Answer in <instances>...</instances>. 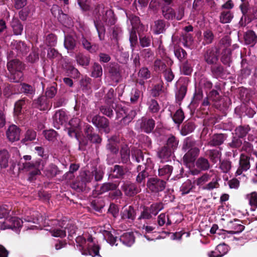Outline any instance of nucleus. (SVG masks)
<instances>
[{
  "label": "nucleus",
  "mask_w": 257,
  "mask_h": 257,
  "mask_svg": "<svg viewBox=\"0 0 257 257\" xmlns=\"http://www.w3.org/2000/svg\"><path fill=\"white\" fill-rule=\"evenodd\" d=\"M7 67L11 74L10 76L11 81L18 82L23 76L22 71L24 66L22 63L18 60H13L8 62Z\"/></svg>",
  "instance_id": "nucleus-4"
},
{
  "label": "nucleus",
  "mask_w": 257,
  "mask_h": 257,
  "mask_svg": "<svg viewBox=\"0 0 257 257\" xmlns=\"http://www.w3.org/2000/svg\"><path fill=\"white\" fill-rule=\"evenodd\" d=\"M158 223L160 226H163L165 223L167 225H169L171 224V221L168 216H166L165 213H161L158 217Z\"/></svg>",
  "instance_id": "nucleus-41"
},
{
  "label": "nucleus",
  "mask_w": 257,
  "mask_h": 257,
  "mask_svg": "<svg viewBox=\"0 0 257 257\" xmlns=\"http://www.w3.org/2000/svg\"><path fill=\"white\" fill-rule=\"evenodd\" d=\"M165 25L162 20H158L155 22L154 24L152 26V31L156 34H159L163 33L164 30Z\"/></svg>",
  "instance_id": "nucleus-26"
},
{
  "label": "nucleus",
  "mask_w": 257,
  "mask_h": 257,
  "mask_svg": "<svg viewBox=\"0 0 257 257\" xmlns=\"http://www.w3.org/2000/svg\"><path fill=\"white\" fill-rule=\"evenodd\" d=\"M82 43L84 47L91 53L95 52L98 49L96 46H91V44L85 38H83Z\"/></svg>",
  "instance_id": "nucleus-57"
},
{
  "label": "nucleus",
  "mask_w": 257,
  "mask_h": 257,
  "mask_svg": "<svg viewBox=\"0 0 257 257\" xmlns=\"http://www.w3.org/2000/svg\"><path fill=\"white\" fill-rule=\"evenodd\" d=\"M175 56L180 60L181 61L185 58L187 56L186 52L182 48H179L174 51Z\"/></svg>",
  "instance_id": "nucleus-59"
},
{
  "label": "nucleus",
  "mask_w": 257,
  "mask_h": 257,
  "mask_svg": "<svg viewBox=\"0 0 257 257\" xmlns=\"http://www.w3.org/2000/svg\"><path fill=\"white\" fill-rule=\"evenodd\" d=\"M178 145V141L174 137L172 136L168 139L167 146L166 147H167V149L172 150V152H174V150L177 148Z\"/></svg>",
  "instance_id": "nucleus-40"
},
{
  "label": "nucleus",
  "mask_w": 257,
  "mask_h": 257,
  "mask_svg": "<svg viewBox=\"0 0 257 257\" xmlns=\"http://www.w3.org/2000/svg\"><path fill=\"white\" fill-rule=\"evenodd\" d=\"M207 98L209 100V101L217 102L220 99V95L217 91L212 90L208 94Z\"/></svg>",
  "instance_id": "nucleus-51"
},
{
  "label": "nucleus",
  "mask_w": 257,
  "mask_h": 257,
  "mask_svg": "<svg viewBox=\"0 0 257 257\" xmlns=\"http://www.w3.org/2000/svg\"><path fill=\"white\" fill-rule=\"evenodd\" d=\"M204 59L208 64H215L218 60L217 52L213 49L207 50L204 55Z\"/></svg>",
  "instance_id": "nucleus-18"
},
{
  "label": "nucleus",
  "mask_w": 257,
  "mask_h": 257,
  "mask_svg": "<svg viewBox=\"0 0 257 257\" xmlns=\"http://www.w3.org/2000/svg\"><path fill=\"white\" fill-rule=\"evenodd\" d=\"M244 39L246 44L251 46L254 45L257 42V35L251 30H249L245 33Z\"/></svg>",
  "instance_id": "nucleus-20"
},
{
  "label": "nucleus",
  "mask_w": 257,
  "mask_h": 257,
  "mask_svg": "<svg viewBox=\"0 0 257 257\" xmlns=\"http://www.w3.org/2000/svg\"><path fill=\"white\" fill-rule=\"evenodd\" d=\"M120 154L122 161L126 163L130 159V150L127 146L121 149Z\"/></svg>",
  "instance_id": "nucleus-48"
},
{
  "label": "nucleus",
  "mask_w": 257,
  "mask_h": 257,
  "mask_svg": "<svg viewBox=\"0 0 257 257\" xmlns=\"http://www.w3.org/2000/svg\"><path fill=\"white\" fill-rule=\"evenodd\" d=\"M155 121L152 119L143 118L140 124L142 130L147 133H151L155 127Z\"/></svg>",
  "instance_id": "nucleus-15"
},
{
  "label": "nucleus",
  "mask_w": 257,
  "mask_h": 257,
  "mask_svg": "<svg viewBox=\"0 0 257 257\" xmlns=\"http://www.w3.org/2000/svg\"><path fill=\"white\" fill-rule=\"evenodd\" d=\"M67 119L66 113L63 110H59L56 112L54 116V122L58 125L62 124L66 121Z\"/></svg>",
  "instance_id": "nucleus-22"
},
{
  "label": "nucleus",
  "mask_w": 257,
  "mask_h": 257,
  "mask_svg": "<svg viewBox=\"0 0 257 257\" xmlns=\"http://www.w3.org/2000/svg\"><path fill=\"white\" fill-rule=\"evenodd\" d=\"M25 103L24 99L19 100L16 102L14 108V112L16 115H19L21 113L22 106Z\"/></svg>",
  "instance_id": "nucleus-61"
},
{
  "label": "nucleus",
  "mask_w": 257,
  "mask_h": 257,
  "mask_svg": "<svg viewBox=\"0 0 257 257\" xmlns=\"http://www.w3.org/2000/svg\"><path fill=\"white\" fill-rule=\"evenodd\" d=\"M102 74V69L101 66L98 64H94L92 72V76L94 77H99Z\"/></svg>",
  "instance_id": "nucleus-52"
},
{
  "label": "nucleus",
  "mask_w": 257,
  "mask_h": 257,
  "mask_svg": "<svg viewBox=\"0 0 257 257\" xmlns=\"http://www.w3.org/2000/svg\"><path fill=\"white\" fill-rule=\"evenodd\" d=\"M51 13L52 14V15L55 17H57L58 19H60V21H61V16L62 17H66V15H65V14H64L62 11L60 9V8L58 6L56 5H54L52 8H51Z\"/></svg>",
  "instance_id": "nucleus-42"
},
{
  "label": "nucleus",
  "mask_w": 257,
  "mask_h": 257,
  "mask_svg": "<svg viewBox=\"0 0 257 257\" xmlns=\"http://www.w3.org/2000/svg\"><path fill=\"white\" fill-rule=\"evenodd\" d=\"M8 140L12 142L18 141L20 137V130L15 125H12L9 126L6 132Z\"/></svg>",
  "instance_id": "nucleus-9"
},
{
  "label": "nucleus",
  "mask_w": 257,
  "mask_h": 257,
  "mask_svg": "<svg viewBox=\"0 0 257 257\" xmlns=\"http://www.w3.org/2000/svg\"><path fill=\"white\" fill-rule=\"evenodd\" d=\"M76 60L77 63L82 66H87L89 63L88 58L81 54H78L77 55Z\"/></svg>",
  "instance_id": "nucleus-50"
},
{
  "label": "nucleus",
  "mask_w": 257,
  "mask_h": 257,
  "mask_svg": "<svg viewBox=\"0 0 257 257\" xmlns=\"http://www.w3.org/2000/svg\"><path fill=\"white\" fill-rule=\"evenodd\" d=\"M98 12H101L102 16L98 18V20L94 22V24L97 31L99 38L100 40H102L105 31L103 24H105L107 25H113L115 22V19L113 12L110 9L104 8L102 5L98 6Z\"/></svg>",
  "instance_id": "nucleus-1"
},
{
  "label": "nucleus",
  "mask_w": 257,
  "mask_h": 257,
  "mask_svg": "<svg viewBox=\"0 0 257 257\" xmlns=\"http://www.w3.org/2000/svg\"><path fill=\"white\" fill-rule=\"evenodd\" d=\"M45 162L42 160L35 162L23 163V168L30 172V175L33 177L35 175L40 174L41 170L44 169Z\"/></svg>",
  "instance_id": "nucleus-5"
},
{
  "label": "nucleus",
  "mask_w": 257,
  "mask_h": 257,
  "mask_svg": "<svg viewBox=\"0 0 257 257\" xmlns=\"http://www.w3.org/2000/svg\"><path fill=\"white\" fill-rule=\"evenodd\" d=\"M181 42L186 48H190L193 43V39L190 34L185 33L182 36Z\"/></svg>",
  "instance_id": "nucleus-24"
},
{
  "label": "nucleus",
  "mask_w": 257,
  "mask_h": 257,
  "mask_svg": "<svg viewBox=\"0 0 257 257\" xmlns=\"http://www.w3.org/2000/svg\"><path fill=\"white\" fill-rule=\"evenodd\" d=\"M67 221L63 220L62 221L58 220H53L50 222L52 226L50 229L47 228L46 230H49L52 235L55 237H64L66 236V231L64 229L67 228L69 235H72L75 233L76 227L71 224L68 223L66 226H64Z\"/></svg>",
  "instance_id": "nucleus-3"
},
{
  "label": "nucleus",
  "mask_w": 257,
  "mask_h": 257,
  "mask_svg": "<svg viewBox=\"0 0 257 257\" xmlns=\"http://www.w3.org/2000/svg\"><path fill=\"white\" fill-rule=\"evenodd\" d=\"M218 186L219 184L217 180L216 179H213L211 182L208 183L206 185L203 186L202 188L204 190H211L218 187Z\"/></svg>",
  "instance_id": "nucleus-58"
},
{
  "label": "nucleus",
  "mask_w": 257,
  "mask_h": 257,
  "mask_svg": "<svg viewBox=\"0 0 257 257\" xmlns=\"http://www.w3.org/2000/svg\"><path fill=\"white\" fill-rule=\"evenodd\" d=\"M209 155L211 161L214 163H217L220 159L221 154L217 150L210 151Z\"/></svg>",
  "instance_id": "nucleus-54"
},
{
  "label": "nucleus",
  "mask_w": 257,
  "mask_h": 257,
  "mask_svg": "<svg viewBox=\"0 0 257 257\" xmlns=\"http://www.w3.org/2000/svg\"><path fill=\"white\" fill-rule=\"evenodd\" d=\"M135 210L131 206L123 208L121 212V217L122 219L133 220L135 218Z\"/></svg>",
  "instance_id": "nucleus-17"
},
{
  "label": "nucleus",
  "mask_w": 257,
  "mask_h": 257,
  "mask_svg": "<svg viewBox=\"0 0 257 257\" xmlns=\"http://www.w3.org/2000/svg\"><path fill=\"white\" fill-rule=\"evenodd\" d=\"M35 105L41 110H47L51 107V104L46 96H41L35 100Z\"/></svg>",
  "instance_id": "nucleus-11"
},
{
  "label": "nucleus",
  "mask_w": 257,
  "mask_h": 257,
  "mask_svg": "<svg viewBox=\"0 0 257 257\" xmlns=\"http://www.w3.org/2000/svg\"><path fill=\"white\" fill-rule=\"evenodd\" d=\"M193 188V185L190 180H188L185 182L180 187V191L182 195L189 193Z\"/></svg>",
  "instance_id": "nucleus-33"
},
{
  "label": "nucleus",
  "mask_w": 257,
  "mask_h": 257,
  "mask_svg": "<svg viewBox=\"0 0 257 257\" xmlns=\"http://www.w3.org/2000/svg\"><path fill=\"white\" fill-rule=\"evenodd\" d=\"M11 25L15 35H19L22 34L23 27L18 19H14L12 20Z\"/></svg>",
  "instance_id": "nucleus-28"
},
{
  "label": "nucleus",
  "mask_w": 257,
  "mask_h": 257,
  "mask_svg": "<svg viewBox=\"0 0 257 257\" xmlns=\"http://www.w3.org/2000/svg\"><path fill=\"white\" fill-rule=\"evenodd\" d=\"M129 19L132 26V30H136L137 29L140 24L139 18L135 16H132L129 18Z\"/></svg>",
  "instance_id": "nucleus-56"
},
{
  "label": "nucleus",
  "mask_w": 257,
  "mask_h": 257,
  "mask_svg": "<svg viewBox=\"0 0 257 257\" xmlns=\"http://www.w3.org/2000/svg\"><path fill=\"white\" fill-rule=\"evenodd\" d=\"M87 119L88 121H91L100 130L103 131L106 133L109 132L108 122L105 117L98 115L92 116L91 115H89L87 117Z\"/></svg>",
  "instance_id": "nucleus-6"
},
{
  "label": "nucleus",
  "mask_w": 257,
  "mask_h": 257,
  "mask_svg": "<svg viewBox=\"0 0 257 257\" xmlns=\"http://www.w3.org/2000/svg\"><path fill=\"white\" fill-rule=\"evenodd\" d=\"M233 18V15L230 11L223 12L220 16V22L222 23H229Z\"/></svg>",
  "instance_id": "nucleus-35"
},
{
  "label": "nucleus",
  "mask_w": 257,
  "mask_h": 257,
  "mask_svg": "<svg viewBox=\"0 0 257 257\" xmlns=\"http://www.w3.org/2000/svg\"><path fill=\"white\" fill-rule=\"evenodd\" d=\"M228 251V247L225 244L218 245L214 251L208 253L209 257H221L225 255Z\"/></svg>",
  "instance_id": "nucleus-13"
},
{
  "label": "nucleus",
  "mask_w": 257,
  "mask_h": 257,
  "mask_svg": "<svg viewBox=\"0 0 257 257\" xmlns=\"http://www.w3.org/2000/svg\"><path fill=\"white\" fill-rule=\"evenodd\" d=\"M221 61L225 65H229L231 62V51L229 49H226L223 52Z\"/></svg>",
  "instance_id": "nucleus-37"
},
{
  "label": "nucleus",
  "mask_w": 257,
  "mask_h": 257,
  "mask_svg": "<svg viewBox=\"0 0 257 257\" xmlns=\"http://www.w3.org/2000/svg\"><path fill=\"white\" fill-rule=\"evenodd\" d=\"M18 91L20 89V91L29 94H32L34 93V88L30 85L26 84H18Z\"/></svg>",
  "instance_id": "nucleus-38"
},
{
  "label": "nucleus",
  "mask_w": 257,
  "mask_h": 257,
  "mask_svg": "<svg viewBox=\"0 0 257 257\" xmlns=\"http://www.w3.org/2000/svg\"><path fill=\"white\" fill-rule=\"evenodd\" d=\"M249 130L248 126H240L237 127L235 131L236 135L239 138H242L246 136Z\"/></svg>",
  "instance_id": "nucleus-44"
},
{
  "label": "nucleus",
  "mask_w": 257,
  "mask_h": 257,
  "mask_svg": "<svg viewBox=\"0 0 257 257\" xmlns=\"http://www.w3.org/2000/svg\"><path fill=\"white\" fill-rule=\"evenodd\" d=\"M45 138L48 141H54L57 136V133L54 130H48L44 132Z\"/></svg>",
  "instance_id": "nucleus-63"
},
{
  "label": "nucleus",
  "mask_w": 257,
  "mask_h": 257,
  "mask_svg": "<svg viewBox=\"0 0 257 257\" xmlns=\"http://www.w3.org/2000/svg\"><path fill=\"white\" fill-rule=\"evenodd\" d=\"M121 188L125 194L130 196H133L140 191V189L135 184L129 183H124Z\"/></svg>",
  "instance_id": "nucleus-14"
},
{
  "label": "nucleus",
  "mask_w": 257,
  "mask_h": 257,
  "mask_svg": "<svg viewBox=\"0 0 257 257\" xmlns=\"http://www.w3.org/2000/svg\"><path fill=\"white\" fill-rule=\"evenodd\" d=\"M132 157L135 159L137 162L140 163L144 160V156L142 152L140 150H135L132 151Z\"/></svg>",
  "instance_id": "nucleus-46"
},
{
  "label": "nucleus",
  "mask_w": 257,
  "mask_h": 257,
  "mask_svg": "<svg viewBox=\"0 0 257 257\" xmlns=\"http://www.w3.org/2000/svg\"><path fill=\"white\" fill-rule=\"evenodd\" d=\"M251 206L257 207V192H252L246 195Z\"/></svg>",
  "instance_id": "nucleus-36"
},
{
  "label": "nucleus",
  "mask_w": 257,
  "mask_h": 257,
  "mask_svg": "<svg viewBox=\"0 0 257 257\" xmlns=\"http://www.w3.org/2000/svg\"><path fill=\"white\" fill-rule=\"evenodd\" d=\"M181 72L186 75H190L192 72V68L188 61L183 64L181 68Z\"/></svg>",
  "instance_id": "nucleus-49"
},
{
  "label": "nucleus",
  "mask_w": 257,
  "mask_h": 257,
  "mask_svg": "<svg viewBox=\"0 0 257 257\" xmlns=\"http://www.w3.org/2000/svg\"><path fill=\"white\" fill-rule=\"evenodd\" d=\"M103 235L104 238L111 245H117V238L116 237L113 236L112 233L107 230H104L103 232Z\"/></svg>",
  "instance_id": "nucleus-27"
},
{
  "label": "nucleus",
  "mask_w": 257,
  "mask_h": 257,
  "mask_svg": "<svg viewBox=\"0 0 257 257\" xmlns=\"http://www.w3.org/2000/svg\"><path fill=\"white\" fill-rule=\"evenodd\" d=\"M227 226L230 232L233 234H238L244 229V226L240 223L239 220L230 221L227 224Z\"/></svg>",
  "instance_id": "nucleus-12"
},
{
  "label": "nucleus",
  "mask_w": 257,
  "mask_h": 257,
  "mask_svg": "<svg viewBox=\"0 0 257 257\" xmlns=\"http://www.w3.org/2000/svg\"><path fill=\"white\" fill-rule=\"evenodd\" d=\"M204 41L206 44H210L213 39V35L209 30L205 31L203 33Z\"/></svg>",
  "instance_id": "nucleus-60"
},
{
  "label": "nucleus",
  "mask_w": 257,
  "mask_h": 257,
  "mask_svg": "<svg viewBox=\"0 0 257 257\" xmlns=\"http://www.w3.org/2000/svg\"><path fill=\"white\" fill-rule=\"evenodd\" d=\"M13 47L15 49L21 53H26L28 51L29 48L27 47L25 44L21 41H15L12 43Z\"/></svg>",
  "instance_id": "nucleus-29"
},
{
  "label": "nucleus",
  "mask_w": 257,
  "mask_h": 257,
  "mask_svg": "<svg viewBox=\"0 0 257 257\" xmlns=\"http://www.w3.org/2000/svg\"><path fill=\"white\" fill-rule=\"evenodd\" d=\"M210 179V176L208 174H204L200 178H198L196 181H195V183L197 186L202 187L203 186V185L208 181Z\"/></svg>",
  "instance_id": "nucleus-47"
},
{
  "label": "nucleus",
  "mask_w": 257,
  "mask_h": 257,
  "mask_svg": "<svg viewBox=\"0 0 257 257\" xmlns=\"http://www.w3.org/2000/svg\"><path fill=\"white\" fill-rule=\"evenodd\" d=\"M163 14L164 17L168 20H172L175 19V14L174 10L171 8H163Z\"/></svg>",
  "instance_id": "nucleus-43"
},
{
  "label": "nucleus",
  "mask_w": 257,
  "mask_h": 257,
  "mask_svg": "<svg viewBox=\"0 0 257 257\" xmlns=\"http://www.w3.org/2000/svg\"><path fill=\"white\" fill-rule=\"evenodd\" d=\"M70 127L69 128L68 134L71 137L77 138L80 130V120L78 118H73L69 121Z\"/></svg>",
  "instance_id": "nucleus-8"
},
{
  "label": "nucleus",
  "mask_w": 257,
  "mask_h": 257,
  "mask_svg": "<svg viewBox=\"0 0 257 257\" xmlns=\"http://www.w3.org/2000/svg\"><path fill=\"white\" fill-rule=\"evenodd\" d=\"M113 176L115 178H119L124 174L125 170L123 168L119 166L115 165L113 170Z\"/></svg>",
  "instance_id": "nucleus-53"
},
{
  "label": "nucleus",
  "mask_w": 257,
  "mask_h": 257,
  "mask_svg": "<svg viewBox=\"0 0 257 257\" xmlns=\"http://www.w3.org/2000/svg\"><path fill=\"white\" fill-rule=\"evenodd\" d=\"M119 239L127 246H131L135 242V237L132 232L124 233L120 236Z\"/></svg>",
  "instance_id": "nucleus-19"
},
{
  "label": "nucleus",
  "mask_w": 257,
  "mask_h": 257,
  "mask_svg": "<svg viewBox=\"0 0 257 257\" xmlns=\"http://www.w3.org/2000/svg\"><path fill=\"white\" fill-rule=\"evenodd\" d=\"M173 152L167 147H164L158 153V156L161 159V162H165L171 160L173 157Z\"/></svg>",
  "instance_id": "nucleus-16"
},
{
  "label": "nucleus",
  "mask_w": 257,
  "mask_h": 257,
  "mask_svg": "<svg viewBox=\"0 0 257 257\" xmlns=\"http://www.w3.org/2000/svg\"><path fill=\"white\" fill-rule=\"evenodd\" d=\"M197 168L202 170H206L209 169V164L208 161L204 158H199L196 163Z\"/></svg>",
  "instance_id": "nucleus-31"
},
{
  "label": "nucleus",
  "mask_w": 257,
  "mask_h": 257,
  "mask_svg": "<svg viewBox=\"0 0 257 257\" xmlns=\"http://www.w3.org/2000/svg\"><path fill=\"white\" fill-rule=\"evenodd\" d=\"M212 86V83L205 78L201 79L199 82V86L201 89H210Z\"/></svg>",
  "instance_id": "nucleus-64"
},
{
  "label": "nucleus",
  "mask_w": 257,
  "mask_h": 257,
  "mask_svg": "<svg viewBox=\"0 0 257 257\" xmlns=\"http://www.w3.org/2000/svg\"><path fill=\"white\" fill-rule=\"evenodd\" d=\"M172 118L175 123L179 124L181 123L184 118V114L182 110L181 109L177 110L172 117Z\"/></svg>",
  "instance_id": "nucleus-39"
},
{
  "label": "nucleus",
  "mask_w": 257,
  "mask_h": 257,
  "mask_svg": "<svg viewBox=\"0 0 257 257\" xmlns=\"http://www.w3.org/2000/svg\"><path fill=\"white\" fill-rule=\"evenodd\" d=\"M11 224H12V227L11 229L18 232L19 228L22 227L23 221L20 218L16 217H13L11 218Z\"/></svg>",
  "instance_id": "nucleus-32"
},
{
  "label": "nucleus",
  "mask_w": 257,
  "mask_h": 257,
  "mask_svg": "<svg viewBox=\"0 0 257 257\" xmlns=\"http://www.w3.org/2000/svg\"><path fill=\"white\" fill-rule=\"evenodd\" d=\"M149 109L153 113L158 112L160 109L158 103L155 100L152 99L149 103Z\"/></svg>",
  "instance_id": "nucleus-62"
},
{
  "label": "nucleus",
  "mask_w": 257,
  "mask_h": 257,
  "mask_svg": "<svg viewBox=\"0 0 257 257\" xmlns=\"http://www.w3.org/2000/svg\"><path fill=\"white\" fill-rule=\"evenodd\" d=\"M195 125L192 122H187L182 129V133L184 135L192 132L195 129Z\"/></svg>",
  "instance_id": "nucleus-55"
},
{
  "label": "nucleus",
  "mask_w": 257,
  "mask_h": 257,
  "mask_svg": "<svg viewBox=\"0 0 257 257\" xmlns=\"http://www.w3.org/2000/svg\"><path fill=\"white\" fill-rule=\"evenodd\" d=\"M165 184V182L163 180L157 178H151L148 180L147 186L152 192H157L164 189Z\"/></svg>",
  "instance_id": "nucleus-7"
},
{
  "label": "nucleus",
  "mask_w": 257,
  "mask_h": 257,
  "mask_svg": "<svg viewBox=\"0 0 257 257\" xmlns=\"http://www.w3.org/2000/svg\"><path fill=\"white\" fill-rule=\"evenodd\" d=\"M173 171V167L170 165H165L158 170L159 175L165 179H168Z\"/></svg>",
  "instance_id": "nucleus-21"
},
{
  "label": "nucleus",
  "mask_w": 257,
  "mask_h": 257,
  "mask_svg": "<svg viewBox=\"0 0 257 257\" xmlns=\"http://www.w3.org/2000/svg\"><path fill=\"white\" fill-rule=\"evenodd\" d=\"M77 246L83 255H89L93 257L99 255V246L96 244L92 236L87 239L79 236L76 238Z\"/></svg>",
  "instance_id": "nucleus-2"
},
{
  "label": "nucleus",
  "mask_w": 257,
  "mask_h": 257,
  "mask_svg": "<svg viewBox=\"0 0 257 257\" xmlns=\"http://www.w3.org/2000/svg\"><path fill=\"white\" fill-rule=\"evenodd\" d=\"M10 155L7 150L0 151V166L6 168L8 166Z\"/></svg>",
  "instance_id": "nucleus-23"
},
{
  "label": "nucleus",
  "mask_w": 257,
  "mask_h": 257,
  "mask_svg": "<svg viewBox=\"0 0 257 257\" xmlns=\"http://www.w3.org/2000/svg\"><path fill=\"white\" fill-rule=\"evenodd\" d=\"M225 137L223 135H214L212 136L211 141L209 142V145L211 146H219L223 143Z\"/></svg>",
  "instance_id": "nucleus-25"
},
{
  "label": "nucleus",
  "mask_w": 257,
  "mask_h": 257,
  "mask_svg": "<svg viewBox=\"0 0 257 257\" xmlns=\"http://www.w3.org/2000/svg\"><path fill=\"white\" fill-rule=\"evenodd\" d=\"M231 168V162L228 160L220 162L219 168L223 173H228Z\"/></svg>",
  "instance_id": "nucleus-45"
},
{
  "label": "nucleus",
  "mask_w": 257,
  "mask_h": 257,
  "mask_svg": "<svg viewBox=\"0 0 257 257\" xmlns=\"http://www.w3.org/2000/svg\"><path fill=\"white\" fill-rule=\"evenodd\" d=\"M250 165L249 158L244 155L241 154L240 156L239 167L237 169L236 174L237 175H240L243 171H246L250 168Z\"/></svg>",
  "instance_id": "nucleus-10"
},
{
  "label": "nucleus",
  "mask_w": 257,
  "mask_h": 257,
  "mask_svg": "<svg viewBox=\"0 0 257 257\" xmlns=\"http://www.w3.org/2000/svg\"><path fill=\"white\" fill-rule=\"evenodd\" d=\"M163 208V205L162 203L157 202L151 205L149 211L152 214L156 215Z\"/></svg>",
  "instance_id": "nucleus-34"
},
{
  "label": "nucleus",
  "mask_w": 257,
  "mask_h": 257,
  "mask_svg": "<svg viewBox=\"0 0 257 257\" xmlns=\"http://www.w3.org/2000/svg\"><path fill=\"white\" fill-rule=\"evenodd\" d=\"M76 45L75 40L71 36H67L65 38L64 46L68 50H73Z\"/></svg>",
  "instance_id": "nucleus-30"
}]
</instances>
